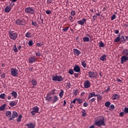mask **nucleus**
I'll return each mask as SVG.
<instances>
[{"label":"nucleus","mask_w":128,"mask_h":128,"mask_svg":"<svg viewBox=\"0 0 128 128\" xmlns=\"http://www.w3.org/2000/svg\"><path fill=\"white\" fill-rule=\"evenodd\" d=\"M46 100H47V102H52V104H56L58 100V98L54 95L53 96L48 95V97L46 98Z\"/></svg>","instance_id":"obj_1"},{"label":"nucleus","mask_w":128,"mask_h":128,"mask_svg":"<svg viewBox=\"0 0 128 128\" xmlns=\"http://www.w3.org/2000/svg\"><path fill=\"white\" fill-rule=\"evenodd\" d=\"M94 124L98 126H106L104 124V118H102L101 119L96 120Z\"/></svg>","instance_id":"obj_2"},{"label":"nucleus","mask_w":128,"mask_h":128,"mask_svg":"<svg viewBox=\"0 0 128 128\" xmlns=\"http://www.w3.org/2000/svg\"><path fill=\"white\" fill-rule=\"evenodd\" d=\"M52 78L54 82H63L64 80V78H62V76L58 75L52 76Z\"/></svg>","instance_id":"obj_3"},{"label":"nucleus","mask_w":128,"mask_h":128,"mask_svg":"<svg viewBox=\"0 0 128 128\" xmlns=\"http://www.w3.org/2000/svg\"><path fill=\"white\" fill-rule=\"evenodd\" d=\"M8 34L10 38L13 40H16L18 38V34L14 32H9Z\"/></svg>","instance_id":"obj_4"},{"label":"nucleus","mask_w":128,"mask_h":128,"mask_svg":"<svg viewBox=\"0 0 128 128\" xmlns=\"http://www.w3.org/2000/svg\"><path fill=\"white\" fill-rule=\"evenodd\" d=\"M24 12L26 14H34V9L32 7H28L24 9Z\"/></svg>","instance_id":"obj_5"},{"label":"nucleus","mask_w":128,"mask_h":128,"mask_svg":"<svg viewBox=\"0 0 128 128\" xmlns=\"http://www.w3.org/2000/svg\"><path fill=\"white\" fill-rule=\"evenodd\" d=\"M88 76L89 78H98V73H96V72L90 71L89 72H88Z\"/></svg>","instance_id":"obj_6"},{"label":"nucleus","mask_w":128,"mask_h":128,"mask_svg":"<svg viewBox=\"0 0 128 128\" xmlns=\"http://www.w3.org/2000/svg\"><path fill=\"white\" fill-rule=\"evenodd\" d=\"M10 74L12 76H18V72L16 68H12L10 70Z\"/></svg>","instance_id":"obj_7"},{"label":"nucleus","mask_w":128,"mask_h":128,"mask_svg":"<svg viewBox=\"0 0 128 128\" xmlns=\"http://www.w3.org/2000/svg\"><path fill=\"white\" fill-rule=\"evenodd\" d=\"M16 24L18 26H24L26 24V22H24V20L17 19L16 20Z\"/></svg>","instance_id":"obj_8"},{"label":"nucleus","mask_w":128,"mask_h":128,"mask_svg":"<svg viewBox=\"0 0 128 128\" xmlns=\"http://www.w3.org/2000/svg\"><path fill=\"white\" fill-rule=\"evenodd\" d=\"M32 110L30 112V114H32V116H34L36 114H38V110H40V108L38 106H34L32 108Z\"/></svg>","instance_id":"obj_9"},{"label":"nucleus","mask_w":128,"mask_h":128,"mask_svg":"<svg viewBox=\"0 0 128 128\" xmlns=\"http://www.w3.org/2000/svg\"><path fill=\"white\" fill-rule=\"evenodd\" d=\"M120 63L122 64H124V62H126L128 61V57L127 56H122L120 58Z\"/></svg>","instance_id":"obj_10"},{"label":"nucleus","mask_w":128,"mask_h":128,"mask_svg":"<svg viewBox=\"0 0 128 128\" xmlns=\"http://www.w3.org/2000/svg\"><path fill=\"white\" fill-rule=\"evenodd\" d=\"M90 88V82L86 80L84 82V88Z\"/></svg>","instance_id":"obj_11"},{"label":"nucleus","mask_w":128,"mask_h":128,"mask_svg":"<svg viewBox=\"0 0 128 128\" xmlns=\"http://www.w3.org/2000/svg\"><path fill=\"white\" fill-rule=\"evenodd\" d=\"M36 58L34 56H30L28 58L29 64H34V62H36Z\"/></svg>","instance_id":"obj_12"},{"label":"nucleus","mask_w":128,"mask_h":128,"mask_svg":"<svg viewBox=\"0 0 128 128\" xmlns=\"http://www.w3.org/2000/svg\"><path fill=\"white\" fill-rule=\"evenodd\" d=\"M16 116H18V112L16 111H14L12 114V117L9 118V120H14V118H16Z\"/></svg>","instance_id":"obj_13"},{"label":"nucleus","mask_w":128,"mask_h":128,"mask_svg":"<svg viewBox=\"0 0 128 128\" xmlns=\"http://www.w3.org/2000/svg\"><path fill=\"white\" fill-rule=\"evenodd\" d=\"M56 89H53V90H51L50 92L47 94L46 98H48V96H52L53 94H56Z\"/></svg>","instance_id":"obj_14"},{"label":"nucleus","mask_w":128,"mask_h":128,"mask_svg":"<svg viewBox=\"0 0 128 128\" xmlns=\"http://www.w3.org/2000/svg\"><path fill=\"white\" fill-rule=\"evenodd\" d=\"M73 70H74L75 72H80V66L78 64L75 65Z\"/></svg>","instance_id":"obj_15"},{"label":"nucleus","mask_w":128,"mask_h":128,"mask_svg":"<svg viewBox=\"0 0 128 128\" xmlns=\"http://www.w3.org/2000/svg\"><path fill=\"white\" fill-rule=\"evenodd\" d=\"M73 52L75 56H78L80 54L81 52L80 51L78 50L76 48H74L73 49Z\"/></svg>","instance_id":"obj_16"},{"label":"nucleus","mask_w":128,"mask_h":128,"mask_svg":"<svg viewBox=\"0 0 128 128\" xmlns=\"http://www.w3.org/2000/svg\"><path fill=\"white\" fill-rule=\"evenodd\" d=\"M86 19L83 18L82 20H78L77 22L78 24H80V26H84V23L86 22Z\"/></svg>","instance_id":"obj_17"},{"label":"nucleus","mask_w":128,"mask_h":128,"mask_svg":"<svg viewBox=\"0 0 128 128\" xmlns=\"http://www.w3.org/2000/svg\"><path fill=\"white\" fill-rule=\"evenodd\" d=\"M94 96H96V92H91L89 93L88 96V100L92 98H94Z\"/></svg>","instance_id":"obj_18"},{"label":"nucleus","mask_w":128,"mask_h":128,"mask_svg":"<svg viewBox=\"0 0 128 128\" xmlns=\"http://www.w3.org/2000/svg\"><path fill=\"white\" fill-rule=\"evenodd\" d=\"M26 126H28V128H36V124L32 123H30L26 124Z\"/></svg>","instance_id":"obj_19"},{"label":"nucleus","mask_w":128,"mask_h":128,"mask_svg":"<svg viewBox=\"0 0 128 128\" xmlns=\"http://www.w3.org/2000/svg\"><path fill=\"white\" fill-rule=\"evenodd\" d=\"M118 98H120V96L118 94H114L112 96V99L113 100H118Z\"/></svg>","instance_id":"obj_20"},{"label":"nucleus","mask_w":128,"mask_h":128,"mask_svg":"<svg viewBox=\"0 0 128 128\" xmlns=\"http://www.w3.org/2000/svg\"><path fill=\"white\" fill-rule=\"evenodd\" d=\"M10 106H16V104H18V102H16L14 100V101H11L10 104H9Z\"/></svg>","instance_id":"obj_21"},{"label":"nucleus","mask_w":128,"mask_h":128,"mask_svg":"<svg viewBox=\"0 0 128 128\" xmlns=\"http://www.w3.org/2000/svg\"><path fill=\"white\" fill-rule=\"evenodd\" d=\"M31 82L34 86L33 88H34V86H38V81H36V80L35 79H32L31 80Z\"/></svg>","instance_id":"obj_22"},{"label":"nucleus","mask_w":128,"mask_h":128,"mask_svg":"<svg viewBox=\"0 0 128 128\" xmlns=\"http://www.w3.org/2000/svg\"><path fill=\"white\" fill-rule=\"evenodd\" d=\"M123 56L128 57V49H124L122 52Z\"/></svg>","instance_id":"obj_23"},{"label":"nucleus","mask_w":128,"mask_h":128,"mask_svg":"<svg viewBox=\"0 0 128 128\" xmlns=\"http://www.w3.org/2000/svg\"><path fill=\"white\" fill-rule=\"evenodd\" d=\"M12 10V8L10 6H8L4 9L5 12H10Z\"/></svg>","instance_id":"obj_24"},{"label":"nucleus","mask_w":128,"mask_h":128,"mask_svg":"<svg viewBox=\"0 0 128 128\" xmlns=\"http://www.w3.org/2000/svg\"><path fill=\"white\" fill-rule=\"evenodd\" d=\"M10 94H12V96H14V98H16L18 97V93L15 91L12 92Z\"/></svg>","instance_id":"obj_25"},{"label":"nucleus","mask_w":128,"mask_h":128,"mask_svg":"<svg viewBox=\"0 0 128 128\" xmlns=\"http://www.w3.org/2000/svg\"><path fill=\"white\" fill-rule=\"evenodd\" d=\"M100 16V13L95 14L93 16V18H92L93 20H96V18H98V16Z\"/></svg>","instance_id":"obj_26"},{"label":"nucleus","mask_w":128,"mask_h":128,"mask_svg":"<svg viewBox=\"0 0 128 128\" xmlns=\"http://www.w3.org/2000/svg\"><path fill=\"white\" fill-rule=\"evenodd\" d=\"M6 116H7V118H12V112L10 111H7L6 113Z\"/></svg>","instance_id":"obj_27"},{"label":"nucleus","mask_w":128,"mask_h":128,"mask_svg":"<svg viewBox=\"0 0 128 128\" xmlns=\"http://www.w3.org/2000/svg\"><path fill=\"white\" fill-rule=\"evenodd\" d=\"M106 59V55L104 54L100 58V60H102V62H104Z\"/></svg>","instance_id":"obj_28"},{"label":"nucleus","mask_w":128,"mask_h":128,"mask_svg":"<svg viewBox=\"0 0 128 128\" xmlns=\"http://www.w3.org/2000/svg\"><path fill=\"white\" fill-rule=\"evenodd\" d=\"M64 90H61L60 92L59 93V96L62 98V96H64Z\"/></svg>","instance_id":"obj_29"},{"label":"nucleus","mask_w":128,"mask_h":128,"mask_svg":"<svg viewBox=\"0 0 128 128\" xmlns=\"http://www.w3.org/2000/svg\"><path fill=\"white\" fill-rule=\"evenodd\" d=\"M96 96H97V98L98 100H102V96L100 94H96Z\"/></svg>","instance_id":"obj_30"},{"label":"nucleus","mask_w":128,"mask_h":128,"mask_svg":"<svg viewBox=\"0 0 128 128\" xmlns=\"http://www.w3.org/2000/svg\"><path fill=\"white\" fill-rule=\"evenodd\" d=\"M99 48H104V44L102 42V41H100L98 44Z\"/></svg>","instance_id":"obj_31"},{"label":"nucleus","mask_w":128,"mask_h":128,"mask_svg":"<svg viewBox=\"0 0 128 128\" xmlns=\"http://www.w3.org/2000/svg\"><path fill=\"white\" fill-rule=\"evenodd\" d=\"M26 38H32V34L30 32H26L25 34Z\"/></svg>","instance_id":"obj_32"},{"label":"nucleus","mask_w":128,"mask_h":128,"mask_svg":"<svg viewBox=\"0 0 128 128\" xmlns=\"http://www.w3.org/2000/svg\"><path fill=\"white\" fill-rule=\"evenodd\" d=\"M12 50L14 52H18V48H16V45H14L12 48Z\"/></svg>","instance_id":"obj_33"},{"label":"nucleus","mask_w":128,"mask_h":128,"mask_svg":"<svg viewBox=\"0 0 128 128\" xmlns=\"http://www.w3.org/2000/svg\"><path fill=\"white\" fill-rule=\"evenodd\" d=\"M81 64H82V66L83 67H84V68H86V61L82 60L81 62Z\"/></svg>","instance_id":"obj_34"},{"label":"nucleus","mask_w":128,"mask_h":128,"mask_svg":"<svg viewBox=\"0 0 128 128\" xmlns=\"http://www.w3.org/2000/svg\"><path fill=\"white\" fill-rule=\"evenodd\" d=\"M76 102H78V104H80L82 102H84V101H82V100L80 98H76Z\"/></svg>","instance_id":"obj_35"},{"label":"nucleus","mask_w":128,"mask_h":128,"mask_svg":"<svg viewBox=\"0 0 128 128\" xmlns=\"http://www.w3.org/2000/svg\"><path fill=\"white\" fill-rule=\"evenodd\" d=\"M4 108H6V104H4L0 106V110H4Z\"/></svg>","instance_id":"obj_36"},{"label":"nucleus","mask_w":128,"mask_h":128,"mask_svg":"<svg viewBox=\"0 0 128 128\" xmlns=\"http://www.w3.org/2000/svg\"><path fill=\"white\" fill-rule=\"evenodd\" d=\"M70 88H72V84L70 82L68 83L66 86V88H68V90H70Z\"/></svg>","instance_id":"obj_37"},{"label":"nucleus","mask_w":128,"mask_h":128,"mask_svg":"<svg viewBox=\"0 0 128 128\" xmlns=\"http://www.w3.org/2000/svg\"><path fill=\"white\" fill-rule=\"evenodd\" d=\"M83 40L84 42H90V38H88V37L86 36L83 38Z\"/></svg>","instance_id":"obj_38"},{"label":"nucleus","mask_w":128,"mask_h":128,"mask_svg":"<svg viewBox=\"0 0 128 128\" xmlns=\"http://www.w3.org/2000/svg\"><path fill=\"white\" fill-rule=\"evenodd\" d=\"M22 115H20L18 116V118L16 120L17 122H20L22 121Z\"/></svg>","instance_id":"obj_39"},{"label":"nucleus","mask_w":128,"mask_h":128,"mask_svg":"<svg viewBox=\"0 0 128 128\" xmlns=\"http://www.w3.org/2000/svg\"><path fill=\"white\" fill-rule=\"evenodd\" d=\"M0 98H2V100H4V98H6V94H0Z\"/></svg>","instance_id":"obj_40"},{"label":"nucleus","mask_w":128,"mask_h":128,"mask_svg":"<svg viewBox=\"0 0 128 128\" xmlns=\"http://www.w3.org/2000/svg\"><path fill=\"white\" fill-rule=\"evenodd\" d=\"M110 106V102H106L105 103V106H106V108H108V106Z\"/></svg>","instance_id":"obj_41"},{"label":"nucleus","mask_w":128,"mask_h":128,"mask_svg":"<svg viewBox=\"0 0 128 128\" xmlns=\"http://www.w3.org/2000/svg\"><path fill=\"white\" fill-rule=\"evenodd\" d=\"M28 44L30 46H32V44H34V42L32 40H30L28 42Z\"/></svg>","instance_id":"obj_42"},{"label":"nucleus","mask_w":128,"mask_h":128,"mask_svg":"<svg viewBox=\"0 0 128 128\" xmlns=\"http://www.w3.org/2000/svg\"><path fill=\"white\" fill-rule=\"evenodd\" d=\"M36 56H41L42 54H40V52H36Z\"/></svg>","instance_id":"obj_43"},{"label":"nucleus","mask_w":128,"mask_h":128,"mask_svg":"<svg viewBox=\"0 0 128 128\" xmlns=\"http://www.w3.org/2000/svg\"><path fill=\"white\" fill-rule=\"evenodd\" d=\"M73 94L74 96H77L78 94V90H73Z\"/></svg>","instance_id":"obj_44"},{"label":"nucleus","mask_w":128,"mask_h":128,"mask_svg":"<svg viewBox=\"0 0 128 128\" xmlns=\"http://www.w3.org/2000/svg\"><path fill=\"white\" fill-rule=\"evenodd\" d=\"M90 104H92L94 102H96V98H94L89 100Z\"/></svg>","instance_id":"obj_45"},{"label":"nucleus","mask_w":128,"mask_h":128,"mask_svg":"<svg viewBox=\"0 0 128 128\" xmlns=\"http://www.w3.org/2000/svg\"><path fill=\"white\" fill-rule=\"evenodd\" d=\"M120 40V36L116 37V38L114 40V42H118Z\"/></svg>","instance_id":"obj_46"},{"label":"nucleus","mask_w":128,"mask_h":128,"mask_svg":"<svg viewBox=\"0 0 128 128\" xmlns=\"http://www.w3.org/2000/svg\"><path fill=\"white\" fill-rule=\"evenodd\" d=\"M70 15L72 16H76V11L74 10H72L71 12H70Z\"/></svg>","instance_id":"obj_47"},{"label":"nucleus","mask_w":128,"mask_h":128,"mask_svg":"<svg viewBox=\"0 0 128 128\" xmlns=\"http://www.w3.org/2000/svg\"><path fill=\"white\" fill-rule=\"evenodd\" d=\"M110 90V86H108L107 88V90H104V92H108Z\"/></svg>","instance_id":"obj_48"},{"label":"nucleus","mask_w":128,"mask_h":128,"mask_svg":"<svg viewBox=\"0 0 128 128\" xmlns=\"http://www.w3.org/2000/svg\"><path fill=\"white\" fill-rule=\"evenodd\" d=\"M68 74L71 75L74 74V70H72V69L68 71Z\"/></svg>","instance_id":"obj_49"},{"label":"nucleus","mask_w":128,"mask_h":128,"mask_svg":"<svg viewBox=\"0 0 128 128\" xmlns=\"http://www.w3.org/2000/svg\"><path fill=\"white\" fill-rule=\"evenodd\" d=\"M86 116V110L82 112V116Z\"/></svg>","instance_id":"obj_50"},{"label":"nucleus","mask_w":128,"mask_h":128,"mask_svg":"<svg viewBox=\"0 0 128 128\" xmlns=\"http://www.w3.org/2000/svg\"><path fill=\"white\" fill-rule=\"evenodd\" d=\"M124 114H128V108H124Z\"/></svg>","instance_id":"obj_51"},{"label":"nucleus","mask_w":128,"mask_h":128,"mask_svg":"<svg viewBox=\"0 0 128 128\" xmlns=\"http://www.w3.org/2000/svg\"><path fill=\"white\" fill-rule=\"evenodd\" d=\"M0 77L2 78H6V73H3L1 74Z\"/></svg>","instance_id":"obj_52"},{"label":"nucleus","mask_w":128,"mask_h":128,"mask_svg":"<svg viewBox=\"0 0 128 128\" xmlns=\"http://www.w3.org/2000/svg\"><path fill=\"white\" fill-rule=\"evenodd\" d=\"M68 18L70 20L71 22H74V20H72L74 19V18L72 16H69Z\"/></svg>","instance_id":"obj_53"},{"label":"nucleus","mask_w":128,"mask_h":128,"mask_svg":"<svg viewBox=\"0 0 128 128\" xmlns=\"http://www.w3.org/2000/svg\"><path fill=\"white\" fill-rule=\"evenodd\" d=\"M70 28V27H66L64 29L62 30V31L64 32H67V30Z\"/></svg>","instance_id":"obj_54"},{"label":"nucleus","mask_w":128,"mask_h":128,"mask_svg":"<svg viewBox=\"0 0 128 128\" xmlns=\"http://www.w3.org/2000/svg\"><path fill=\"white\" fill-rule=\"evenodd\" d=\"M32 26H38V24H36V22H34V21H32Z\"/></svg>","instance_id":"obj_55"},{"label":"nucleus","mask_w":128,"mask_h":128,"mask_svg":"<svg viewBox=\"0 0 128 128\" xmlns=\"http://www.w3.org/2000/svg\"><path fill=\"white\" fill-rule=\"evenodd\" d=\"M116 15L113 14L111 17L112 20H116Z\"/></svg>","instance_id":"obj_56"},{"label":"nucleus","mask_w":128,"mask_h":128,"mask_svg":"<svg viewBox=\"0 0 128 128\" xmlns=\"http://www.w3.org/2000/svg\"><path fill=\"white\" fill-rule=\"evenodd\" d=\"M46 14H52V11H50V10H46Z\"/></svg>","instance_id":"obj_57"},{"label":"nucleus","mask_w":128,"mask_h":128,"mask_svg":"<svg viewBox=\"0 0 128 128\" xmlns=\"http://www.w3.org/2000/svg\"><path fill=\"white\" fill-rule=\"evenodd\" d=\"M84 106V108H86V106H88V102H84L83 104Z\"/></svg>","instance_id":"obj_58"},{"label":"nucleus","mask_w":128,"mask_h":128,"mask_svg":"<svg viewBox=\"0 0 128 128\" xmlns=\"http://www.w3.org/2000/svg\"><path fill=\"white\" fill-rule=\"evenodd\" d=\"M124 112H120L119 114L120 116H124Z\"/></svg>","instance_id":"obj_59"},{"label":"nucleus","mask_w":128,"mask_h":128,"mask_svg":"<svg viewBox=\"0 0 128 128\" xmlns=\"http://www.w3.org/2000/svg\"><path fill=\"white\" fill-rule=\"evenodd\" d=\"M76 98L74 99L72 101H71V104H76Z\"/></svg>","instance_id":"obj_60"},{"label":"nucleus","mask_w":128,"mask_h":128,"mask_svg":"<svg viewBox=\"0 0 128 128\" xmlns=\"http://www.w3.org/2000/svg\"><path fill=\"white\" fill-rule=\"evenodd\" d=\"M42 46V44L41 43L38 42V43H37V44H36V46H40H40Z\"/></svg>","instance_id":"obj_61"},{"label":"nucleus","mask_w":128,"mask_h":128,"mask_svg":"<svg viewBox=\"0 0 128 128\" xmlns=\"http://www.w3.org/2000/svg\"><path fill=\"white\" fill-rule=\"evenodd\" d=\"M122 38L123 39L124 42H126V40L124 38V36H122Z\"/></svg>","instance_id":"obj_62"},{"label":"nucleus","mask_w":128,"mask_h":128,"mask_svg":"<svg viewBox=\"0 0 128 128\" xmlns=\"http://www.w3.org/2000/svg\"><path fill=\"white\" fill-rule=\"evenodd\" d=\"M66 100H64L63 106H66Z\"/></svg>","instance_id":"obj_63"},{"label":"nucleus","mask_w":128,"mask_h":128,"mask_svg":"<svg viewBox=\"0 0 128 128\" xmlns=\"http://www.w3.org/2000/svg\"><path fill=\"white\" fill-rule=\"evenodd\" d=\"M52 0H47V3L48 4H52Z\"/></svg>","instance_id":"obj_64"}]
</instances>
